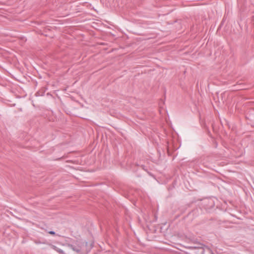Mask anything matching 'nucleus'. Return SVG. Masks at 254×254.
Listing matches in <instances>:
<instances>
[{"label":"nucleus","instance_id":"obj_1","mask_svg":"<svg viewBox=\"0 0 254 254\" xmlns=\"http://www.w3.org/2000/svg\"><path fill=\"white\" fill-rule=\"evenodd\" d=\"M49 233L51 234H54L55 232H53V231H51V232H49Z\"/></svg>","mask_w":254,"mask_h":254}]
</instances>
